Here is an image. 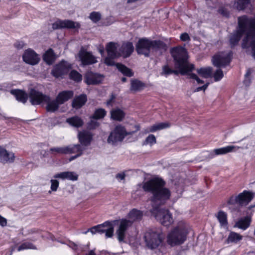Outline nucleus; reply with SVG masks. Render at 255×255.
I'll return each instance as SVG.
<instances>
[{
	"label": "nucleus",
	"instance_id": "nucleus-1",
	"mask_svg": "<svg viewBox=\"0 0 255 255\" xmlns=\"http://www.w3.org/2000/svg\"><path fill=\"white\" fill-rule=\"evenodd\" d=\"M165 184L162 179L156 177L143 182L142 187L145 192H150L152 195L150 197L153 207L152 214L162 225L168 227L174 222L171 213L167 209L159 208L170 196V192L164 187Z\"/></svg>",
	"mask_w": 255,
	"mask_h": 255
},
{
	"label": "nucleus",
	"instance_id": "nucleus-27",
	"mask_svg": "<svg viewBox=\"0 0 255 255\" xmlns=\"http://www.w3.org/2000/svg\"><path fill=\"white\" fill-rule=\"evenodd\" d=\"M125 112L119 108H117L112 110L111 111V118L115 121H122L125 117Z\"/></svg>",
	"mask_w": 255,
	"mask_h": 255
},
{
	"label": "nucleus",
	"instance_id": "nucleus-20",
	"mask_svg": "<svg viewBox=\"0 0 255 255\" xmlns=\"http://www.w3.org/2000/svg\"><path fill=\"white\" fill-rule=\"evenodd\" d=\"M103 78L101 74L88 72L85 75V81L88 85L97 84L101 83Z\"/></svg>",
	"mask_w": 255,
	"mask_h": 255
},
{
	"label": "nucleus",
	"instance_id": "nucleus-44",
	"mask_svg": "<svg viewBox=\"0 0 255 255\" xmlns=\"http://www.w3.org/2000/svg\"><path fill=\"white\" fill-rule=\"evenodd\" d=\"M89 18L93 22L96 23L100 20L101 15L99 12L93 11L90 13Z\"/></svg>",
	"mask_w": 255,
	"mask_h": 255
},
{
	"label": "nucleus",
	"instance_id": "nucleus-2",
	"mask_svg": "<svg viewBox=\"0 0 255 255\" xmlns=\"http://www.w3.org/2000/svg\"><path fill=\"white\" fill-rule=\"evenodd\" d=\"M171 54L174 59L175 67L177 70H172V74L182 75L188 74L194 69V65L187 61V53L185 48L177 47L171 49Z\"/></svg>",
	"mask_w": 255,
	"mask_h": 255
},
{
	"label": "nucleus",
	"instance_id": "nucleus-11",
	"mask_svg": "<svg viewBox=\"0 0 255 255\" xmlns=\"http://www.w3.org/2000/svg\"><path fill=\"white\" fill-rule=\"evenodd\" d=\"M232 56V52H221L215 55L212 58L213 64L218 68L224 67L229 65Z\"/></svg>",
	"mask_w": 255,
	"mask_h": 255
},
{
	"label": "nucleus",
	"instance_id": "nucleus-46",
	"mask_svg": "<svg viewBox=\"0 0 255 255\" xmlns=\"http://www.w3.org/2000/svg\"><path fill=\"white\" fill-rule=\"evenodd\" d=\"M35 249L36 248L31 243H24L18 247V251H20L21 250H24V249Z\"/></svg>",
	"mask_w": 255,
	"mask_h": 255
},
{
	"label": "nucleus",
	"instance_id": "nucleus-13",
	"mask_svg": "<svg viewBox=\"0 0 255 255\" xmlns=\"http://www.w3.org/2000/svg\"><path fill=\"white\" fill-rule=\"evenodd\" d=\"M242 46L243 48H251V55L255 59V30H251L248 36L243 39Z\"/></svg>",
	"mask_w": 255,
	"mask_h": 255
},
{
	"label": "nucleus",
	"instance_id": "nucleus-36",
	"mask_svg": "<svg viewBox=\"0 0 255 255\" xmlns=\"http://www.w3.org/2000/svg\"><path fill=\"white\" fill-rule=\"evenodd\" d=\"M67 122L73 127L79 128L83 124V122L81 118L75 116L67 119Z\"/></svg>",
	"mask_w": 255,
	"mask_h": 255
},
{
	"label": "nucleus",
	"instance_id": "nucleus-64",
	"mask_svg": "<svg viewBox=\"0 0 255 255\" xmlns=\"http://www.w3.org/2000/svg\"><path fill=\"white\" fill-rule=\"evenodd\" d=\"M122 82H125L127 81V78H125V77H123V78H122Z\"/></svg>",
	"mask_w": 255,
	"mask_h": 255
},
{
	"label": "nucleus",
	"instance_id": "nucleus-35",
	"mask_svg": "<svg viewBox=\"0 0 255 255\" xmlns=\"http://www.w3.org/2000/svg\"><path fill=\"white\" fill-rule=\"evenodd\" d=\"M116 66L118 69L124 75L131 77L133 75V73L131 69L128 68L124 65L121 63H117Z\"/></svg>",
	"mask_w": 255,
	"mask_h": 255
},
{
	"label": "nucleus",
	"instance_id": "nucleus-60",
	"mask_svg": "<svg viewBox=\"0 0 255 255\" xmlns=\"http://www.w3.org/2000/svg\"><path fill=\"white\" fill-rule=\"evenodd\" d=\"M251 73H252L251 70V69H248L247 71V72H246V73L245 74V77L246 78H250V76L251 75Z\"/></svg>",
	"mask_w": 255,
	"mask_h": 255
},
{
	"label": "nucleus",
	"instance_id": "nucleus-41",
	"mask_svg": "<svg viewBox=\"0 0 255 255\" xmlns=\"http://www.w3.org/2000/svg\"><path fill=\"white\" fill-rule=\"evenodd\" d=\"M156 143V139L154 135L149 134L142 143V145H150L151 146Z\"/></svg>",
	"mask_w": 255,
	"mask_h": 255
},
{
	"label": "nucleus",
	"instance_id": "nucleus-59",
	"mask_svg": "<svg viewBox=\"0 0 255 255\" xmlns=\"http://www.w3.org/2000/svg\"><path fill=\"white\" fill-rule=\"evenodd\" d=\"M115 96L112 95L111 96V97L110 99L107 102V105L108 106L111 105L112 101L114 99H115Z\"/></svg>",
	"mask_w": 255,
	"mask_h": 255
},
{
	"label": "nucleus",
	"instance_id": "nucleus-8",
	"mask_svg": "<svg viewBox=\"0 0 255 255\" xmlns=\"http://www.w3.org/2000/svg\"><path fill=\"white\" fill-rule=\"evenodd\" d=\"M81 147L80 145H70L64 147H54L50 148L47 151V155H55L61 154H69L72 153L77 152V153L71 157L69 159H74L78 157L82 154Z\"/></svg>",
	"mask_w": 255,
	"mask_h": 255
},
{
	"label": "nucleus",
	"instance_id": "nucleus-6",
	"mask_svg": "<svg viewBox=\"0 0 255 255\" xmlns=\"http://www.w3.org/2000/svg\"><path fill=\"white\" fill-rule=\"evenodd\" d=\"M29 96L30 101L33 105H37L41 103L46 104V110L48 112H55L58 110L60 105L56 99L51 100L49 96L44 95L34 89L30 90Z\"/></svg>",
	"mask_w": 255,
	"mask_h": 255
},
{
	"label": "nucleus",
	"instance_id": "nucleus-34",
	"mask_svg": "<svg viewBox=\"0 0 255 255\" xmlns=\"http://www.w3.org/2000/svg\"><path fill=\"white\" fill-rule=\"evenodd\" d=\"M243 236L237 233L231 232L227 239V242L228 243H238L239 241L242 240Z\"/></svg>",
	"mask_w": 255,
	"mask_h": 255
},
{
	"label": "nucleus",
	"instance_id": "nucleus-22",
	"mask_svg": "<svg viewBox=\"0 0 255 255\" xmlns=\"http://www.w3.org/2000/svg\"><path fill=\"white\" fill-rule=\"evenodd\" d=\"M106 48L109 56L112 57H119V45L117 43L109 42L107 43Z\"/></svg>",
	"mask_w": 255,
	"mask_h": 255
},
{
	"label": "nucleus",
	"instance_id": "nucleus-28",
	"mask_svg": "<svg viewBox=\"0 0 255 255\" xmlns=\"http://www.w3.org/2000/svg\"><path fill=\"white\" fill-rule=\"evenodd\" d=\"M86 101V96L84 94H82L74 98L72 105L73 107L76 109H79L85 104Z\"/></svg>",
	"mask_w": 255,
	"mask_h": 255
},
{
	"label": "nucleus",
	"instance_id": "nucleus-58",
	"mask_svg": "<svg viewBox=\"0 0 255 255\" xmlns=\"http://www.w3.org/2000/svg\"><path fill=\"white\" fill-rule=\"evenodd\" d=\"M251 83V79L250 78H246L244 81V83L246 86H248Z\"/></svg>",
	"mask_w": 255,
	"mask_h": 255
},
{
	"label": "nucleus",
	"instance_id": "nucleus-25",
	"mask_svg": "<svg viewBox=\"0 0 255 255\" xmlns=\"http://www.w3.org/2000/svg\"><path fill=\"white\" fill-rule=\"evenodd\" d=\"M10 93L14 95L16 99L20 102L25 103L28 99L27 94L23 91L15 89L10 91Z\"/></svg>",
	"mask_w": 255,
	"mask_h": 255
},
{
	"label": "nucleus",
	"instance_id": "nucleus-33",
	"mask_svg": "<svg viewBox=\"0 0 255 255\" xmlns=\"http://www.w3.org/2000/svg\"><path fill=\"white\" fill-rule=\"evenodd\" d=\"M142 217V213L139 210L135 209H132L128 214L129 220L132 221V223L137 220H140Z\"/></svg>",
	"mask_w": 255,
	"mask_h": 255
},
{
	"label": "nucleus",
	"instance_id": "nucleus-30",
	"mask_svg": "<svg viewBox=\"0 0 255 255\" xmlns=\"http://www.w3.org/2000/svg\"><path fill=\"white\" fill-rule=\"evenodd\" d=\"M55 178H60L62 179H69L75 181L78 179V175L73 172H64L57 174L54 176Z\"/></svg>",
	"mask_w": 255,
	"mask_h": 255
},
{
	"label": "nucleus",
	"instance_id": "nucleus-57",
	"mask_svg": "<svg viewBox=\"0 0 255 255\" xmlns=\"http://www.w3.org/2000/svg\"><path fill=\"white\" fill-rule=\"evenodd\" d=\"M90 232L93 234L98 233V226L93 227L90 229Z\"/></svg>",
	"mask_w": 255,
	"mask_h": 255
},
{
	"label": "nucleus",
	"instance_id": "nucleus-5",
	"mask_svg": "<svg viewBox=\"0 0 255 255\" xmlns=\"http://www.w3.org/2000/svg\"><path fill=\"white\" fill-rule=\"evenodd\" d=\"M255 21L246 15H243L238 18V28L231 36L230 44L232 47L236 46L240 40L243 34L246 32L247 37L252 29V24H255Z\"/></svg>",
	"mask_w": 255,
	"mask_h": 255
},
{
	"label": "nucleus",
	"instance_id": "nucleus-29",
	"mask_svg": "<svg viewBox=\"0 0 255 255\" xmlns=\"http://www.w3.org/2000/svg\"><path fill=\"white\" fill-rule=\"evenodd\" d=\"M251 222V217L250 216H246L244 218H241L236 224V226L240 229L246 230L248 228Z\"/></svg>",
	"mask_w": 255,
	"mask_h": 255
},
{
	"label": "nucleus",
	"instance_id": "nucleus-23",
	"mask_svg": "<svg viewBox=\"0 0 255 255\" xmlns=\"http://www.w3.org/2000/svg\"><path fill=\"white\" fill-rule=\"evenodd\" d=\"M74 95V92L72 91H63L60 92L56 97L59 104L60 105L71 99Z\"/></svg>",
	"mask_w": 255,
	"mask_h": 255
},
{
	"label": "nucleus",
	"instance_id": "nucleus-38",
	"mask_svg": "<svg viewBox=\"0 0 255 255\" xmlns=\"http://www.w3.org/2000/svg\"><path fill=\"white\" fill-rule=\"evenodd\" d=\"M14 157L13 153L8 152L5 148L0 146V158L3 159H13Z\"/></svg>",
	"mask_w": 255,
	"mask_h": 255
},
{
	"label": "nucleus",
	"instance_id": "nucleus-21",
	"mask_svg": "<svg viewBox=\"0 0 255 255\" xmlns=\"http://www.w3.org/2000/svg\"><path fill=\"white\" fill-rule=\"evenodd\" d=\"M98 232L103 234L105 233L106 236L108 238L112 237L114 232V227L110 222H106L102 225H98Z\"/></svg>",
	"mask_w": 255,
	"mask_h": 255
},
{
	"label": "nucleus",
	"instance_id": "nucleus-3",
	"mask_svg": "<svg viewBox=\"0 0 255 255\" xmlns=\"http://www.w3.org/2000/svg\"><path fill=\"white\" fill-rule=\"evenodd\" d=\"M166 44L160 40H151L147 38L139 39L136 45V50L138 54L149 56L151 52L166 51Z\"/></svg>",
	"mask_w": 255,
	"mask_h": 255
},
{
	"label": "nucleus",
	"instance_id": "nucleus-16",
	"mask_svg": "<svg viewBox=\"0 0 255 255\" xmlns=\"http://www.w3.org/2000/svg\"><path fill=\"white\" fill-rule=\"evenodd\" d=\"M23 61L27 64L34 65L38 63L40 58L37 54L32 49L29 48L26 50L22 55Z\"/></svg>",
	"mask_w": 255,
	"mask_h": 255
},
{
	"label": "nucleus",
	"instance_id": "nucleus-54",
	"mask_svg": "<svg viewBox=\"0 0 255 255\" xmlns=\"http://www.w3.org/2000/svg\"><path fill=\"white\" fill-rule=\"evenodd\" d=\"M6 224H7L6 220L0 215V225L1 226H2V227H4V226H6Z\"/></svg>",
	"mask_w": 255,
	"mask_h": 255
},
{
	"label": "nucleus",
	"instance_id": "nucleus-53",
	"mask_svg": "<svg viewBox=\"0 0 255 255\" xmlns=\"http://www.w3.org/2000/svg\"><path fill=\"white\" fill-rule=\"evenodd\" d=\"M24 43L23 41H17L15 43L14 46L17 49H21L23 47Z\"/></svg>",
	"mask_w": 255,
	"mask_h": 255
},
{
	"label": "nucleus",
	"instance_id": "nucleus-63",
	"mask_svg": "<svg viewBox=\"0 0 255 255\" xmlns=\"http://www.w3.org/2000/svg\"><path fill=\"white\" fill-rule=\"evenodd\" d=\"M203 90H202V87H199L198 88H197L195 90H194V92H199V91H202Z\"/></svg>",
	"mask_w": 255,
	"mask_h": 255
},
{
	"label": "nucleus",
	"instance_id": "nucleus-51",
	"mask_svg": "<svg viewBox=\"0 0 255 255\" xmlns=\"http://www.w3.org/2000/svg\"><path fill=\"white\" fill-rule=\"evenodd\" d=\"M99 125V123L97 121L95 120H91L88 124V128L91 129L95 128L98 127Z\"/></svg>",
	"mask_w": 255,
	"mask_h": 255
},
{
	"label": "nucleus",
	"instance_id": "nucleus-10",
	"mask_svg": "<svg viewBox=\"0 0 255 255\" xmlns=\"http://www.w3.org/2000/svg\"><path fill=\"white\" fill-rule=\"evenodd\" d=\"M146 246L151 249L157 248L162 243V236L160 232L149 230L144 235Z\"/></svg>",
	"mask_w": 255,
	"mask_h": 255
},
{
	"label": "nucleus",
	"instance_id": "nucleus-47",
	"mask_svg": "<svg viewBox=\"0 0 255 255\" xmlns=\"http://www.w3.org/2000/svg\"><path fill=\"white\" fill-rule=\"evenodd\" d=\"M117 57H112L111 56H109L108 55L107 57L105 59V63L108 66H113L116 65L114 61V59Z\"/></svg>",
	"mask_w": 255,
	"mask_h": 255
},
{
	"label": "nucleus",
	"instance_id": "nucleus-49",
	"mask_svg": "<svg viewBox=\"0 0 255 255\" xmlns=\"http://www.w3.org/2000/svg\"><path fill=\"white\" fill-rule=\"evenodd\" d=\"M189 78L194 79L196 81L197 84H203L204 81L201 80L194 73H188Z\"/></svg>",
	"mask_w": 255,
	"mask_h": 255
},
{
	"label": "nucleus",
	"instance_id": "nucleus-43",
	"mask_svg": "<svg viewBox=\"0 0 255 255\" xmlns=\"http://www.w3.org/2000/svg\"><path fill=\"white\" fill-rule=\"evenodd\" d=\"M70 78L76 82H80L82 80V75L75 70H72L69 74Z\"/></svg>",
	"mask_w": 255,
	"mask_h": 255
},
{
	"label": "nucleus",
	"instance_id": "nucleus-15",
	"mask_svg": "<svg viewBox=\"0 0 255 255\" xmlns=\"http://www.w3.org/2000/svg\"><path fill=\"white\" fill-rule=\"evenodd\" d=\"M80 26L79 23L72 20L58 19L52 24V27L53 29H57L60 28H78Z\"/></svg>",
	"mask_w": 255,
	"mask_h": 255
},
{
	"label": "nucleus",
	"instance_id": "nucleus-62",
	"mask_svg": "<svg viewBox=\"0 0 255 255\" xmlns=\"http://www.w3.org/2000/svg\"><path fill=\"white\" fill-rule=\"evenodd\" d=\"M86 255H96V254L95 253V252H94V251L93 250H91Z\"/></svg>",
	"mask_w": 255,
	"mask_h": 255
},
{
	"label": "nucleus",
	"instance_id": "nucleus-26",
	"mask_svg": "<svg viewBox=\"0 0 255 255\" xmlns=\"http://www.w3.org/2000/svg\"><path fill=\"white\" fill-rule=\"evenodd\" d=\"M170 125L168 123H160L155 124L145 129L144 132L148 133L153 132L157 130H161L170 127Z\"/></svg>",
	"mask_w": 255,
	"mask_h": 255
},
{
	"label": "nucleus",
	"instance_id": "nucleus-12",
	"mask_svg": "<svg viewBox=\"0 0 255 255\" xmlns=\"http://www.w3.org/2000/svg\"><path fill=\"white\" fill-rule=\"evenodd\" d=\"M78 57L83 66L92 65L98 62L97 57L91 52L87 51L83 47L79 51Z\"/></svg>",
	"mask_w": 255,
	"mask_h": 255
},
{
	"label": "nucleus",
	"instance_id": "nucleus-19",
	"mask_svg": "<svg viewBox=\"0 0 255 255\" xmlns=\"http://www.w3.org/2000/svg\"><path fill=\"white\" fill-rule=\"evenodd\" d=\"M133 50L134 47L131 42H124L121 46L119 47V56L128 57L131 54Z\"/></svg>",
	"mask_w": 255,
	"mask_h": 255
},
{
	"label": "nucleus",
	"instance_id": "nucleus-31",
	"mask_svg": "<svg viewBox=\"0 0 255 255\" xmlns=\"http://www.w3.org/2000/svg\"><path fill=\"white\" fill-rule=\"evenodd\" d=\"M144 86V84L141 81L136 79L132 80L130 90L133 92L139 91L143 89Z\"/></svg>",
	"mask_w": 255,
	"mask_h": 255
},
{
	"label": "nucleus",
	"instance_id": "nucleus-37",
	"mask_svg": "<svg viewBox=\"0 0 255 255\" xmlns=\"http://www.w3.org/2000/svg\"><path fill=\"white\" fill-rule=\"evenodd\" d=\"M197 73L202 77L208 78L210 77L212 73V68L210 67L201 68L197 70Z\"/></svg>",
	"mask_w": 255,
	"mask_h": 255
},
{
	"label": "nucleus",
	"instance_id": "nucleus-42",
	"mask_svg": "<svg viewBox=\"0 0 255 255\" xmlns=\"http://www.w3.org/2000/svg\"><path fill=\"white\" fill-rule=\"evenodd\" d=\"M106 114V111L103 109H99L96 110L93 118L94 119H100L103 118Z\"/></svg>",
	"mask_w": 255,
	"mask_h": 255
},
{
	"label": "nucleus",
	"instance_id": "nucleus-39",
	"mask_svg": "<svg viewBox=\"0 0 255 255\" xmlns=\"http://www.w3.org/2000/svg\"><path fill=\"white\" fill-rule=\"evenodd\" d=\"M216 217L222 226H227L228 224L227 215L224 212L219 211Z\"/></svg>",
	"mask_w": 255,
	"mask_h": 255
},
{
	"label": "nucleus",
	"instance_id": "nucleus-18",
	"mask_svg": "<svg viewBox=\"0 0 255 255\" xmlns=\"http://www.w3.org/2000/svg\"><path fill=\"white\" fill-rule=\"evenodd\" d=\"M132 225V221L128 220H122L119 229L117 231L118 239L120 242H122L125 237V233L128 228Z\"/></svg>",
	"mask_w": 255,
	"mask_h": 255
},
{
	"label": "nucleus",
	"instance_id": "nucleus-32",
	"mask_svg": "<svg viewBox=\"0 0 255 255\" xmlns=\"http://www.w3.org/2000/svg\"><path fill=\"white\" fill-rule=\"evenodd\" d=\"M43 58L47 64H51L55 59L53 50L50 48L46 51L43 55Z\"/></svg>",
	"mask_w": 255,
	"mask_h": 255
},
{
	"label": "nucleus",
	"instance_id": "nucleus-17",
	"mask_svg": "<svg viewBox=\"0 0 255 255\" xmlns=\"http://www.w3.org/2000/svg\"><path fill=\"white\" fill-rule=\"evenodd\" d=\"M70 68L71 66L69 63L62 61L54 67L51 73L54 77L58 78L67 73Z\"/></svg>",
	"mask_w": 255,
	"mask_h": 255
},
{
	"label": "nucleus",
	"instance_id": "nucleus-14",
	"mask_svg": "<svg viewBox=\"0 0 255 255\" xmlns=\"http://www.w3.org/2000/svg\"><path fill=\"white\" fill-rule=\"evenodd\" d=\"M240 147L233 145H229L223 147L214 149L213 150L208 152L209 157L214 158L215 155H224L230 152L237 151Z\"/></svg>",
	"mask_w": 255,
	"mask_h": 255
},
{
	"label": "nucleus",
	"instance_id": "nucleus-40",
	"mask_svg": "<svg viewBox=\"0 0 255 255\" xmlns=\"http://www.w3.org/2000/svg\"><path fill=\"white\" fill-rule=\"evenodd\" d=\"M238 10H243L250 3V0H236Z\"/></svg>",
	"mask_w": 255,
	"mask_h": 255
},
{
	"label": "nucleus",
	"instance_id": "nucleus-9",
	"mask_svg": "<svg viewBox=\"0 0 255 255\" xmlns=\"http://www.w3.org/2000/svg\"><path fill=\"white\" fill-rule=\"evenodd\" d=\"M254 194L252 192L244 191L238 196H232L227 202L230 205L237 204L240 206L247 205L253 199Z\"/></svg>",
	"mask_w": 255,
	"mask_h": 255
},
{
	"label": "nucleus",
	"instance_id": "nucleus-56",
	"mask_svg": "<svg viewBox=\"0 0 255 255\" xmlns=\"http://www.w3.org/2000/svg\"><path fill=\"white\" fill-rule=\"evenodd\" d=\"M9 84L8 83H3L0 85V90H6L7 88H9Z\"/></svg>",
	"mask_w": 255,
	"mask_h": 255
},
{
	"label": "nucleus",
	"instance_id": "nucleus-55",
	"mask_svg": "<svg viewBox=\"0 0 255 255\" xmlns=\"http://www.w3.org/2000/svg\"><path fill=\"white\" fill-rule=\"evenodd\" d=\"M116 178L120 179L121 180H124L125 177V174L124 173H120L116 175Z\"/></svg>",
	"mask_w": 255,
	"mask_h": 255
},
{
	"label": "nucleus",
	"instance_id": "nucleus-48",
	"mask_svg": "<svg viewBox=\"0 0 255 255\" xmlns=\"http://www.w3.org/2000/svg\"><path fill=\"white\" fill-rule=\"evenodd\" d=\"M171 74L172 69L168 65H165L162 67L161 75L167 76Z\"/></svg>",
	"mask_w": 255,
	"mask_h": 255
},
{
	"label": "nucleus",
	"instance_id": "nucleus-50",
	"mask_svg": "<svg viewBox=\"0 0 255 255\" xmlns=\"http://www.w3.org/2000/svg\"><path fill=\"white\" fill-rule=\"evenodd\" d=\"M51 183V189L53 191H56L59 186V182L57 180L52 179L50 181Z\"/></svg>",
	"mask_w": 255,
	"mask_h": 255
},
{
	"label": "nucleus",
	"instance_id": "nucleus-52",
	"mask_svg": "<svg viewBox=\"0 0 255 255\" xmlns=\"http://www.w3.org/2000/svg\"><path fill=\"white\" fill-rule=\"evenodd\" d=\"M180 39L183 41H186L187 40H190V37L187 33H183L180 35Z\"/></svg>",
	"mask_w": 255,
	"mask_h": 255
},
{
	"label": "nucleus",
	"instance_id": "nucleus-4",
	"mask_svg": "<svg viewBox=\"0 0 255 255\" xmlns=\"http://www.w3.org/2000/svg\"><path fill=\"white\" fill-rule=\"evenodd\" d=\"M190 229V226L186 222L183 221L178 222L176 227L168 234L167 243L171 246L183 244L187 239Z\"/></svg>",
	"mask_w": 255,
	"mask_h": 255
},
{
	"label": "nucleus",
	"instance_id": "nucleus-45",
	"mask_svg": "<svg viewBox=\"0 0 255 255\" xmlns=\"http://www.w3.org/2000/svg\"><path fill=\"white\" fill-rule=\"evenodd\" d=\"M224 74L223 71L220 69H218L214 74V80L216 82L220 81L223 77Z\"/></svg>",
	"mask_w": 255,
	"mask_h": 255
},
{
	"label": "nucleus",
	"instance_id": "nucleus-24",
	"mask_svg": "<svg viewBox=\"0 0 255 255\" xmlns=\"http://www.w3.org/2000/svg\"><path fill=\"white\" fill-rule=\"evenodd\" d=\"M78 137L81 144L87 145L90 144L92 138V135L89 131H83L79 133Z\"/></svg>",
	"mask_w": 255,
	"mask_h": 255
},
{
	"label": "nucleus",
	"instance_id": "nucleus-61",
	"mask_svg": "<svg viewBox=\"0 0 255 255\" xmlns=\"http://www.w3.org/2000/svg\"><path fill=\"white\" fill-rule=\"evenodd\" d=\"M208 85H209V83H207L204 84L203 86H201L202 88V90L203 91H205L207 88Z\"/></svg>",
	"mask_w": 255,
	"mask_h": 255
},
{
	"label": "nucleus",
	"instance_id": "nucleus-7",
	"mask_svg": "<svg viewBox=\"0 0 255 255\" xmlns=\"http://www.w3.org/2000/svg\"><path fill=\"white\" fill-rule=\"evenodd\" d=\"M135 130L132 131H127L125 127L121 125L117 126L111 132L108 139L107 142L113 145L118 144L119 142H122L126 136L128 135H132L133 133L140 129V126L136 125L134 126Z\"/></svg>",
	"mask_w": 255,
	"mask_h": 255
}]
</instances>
